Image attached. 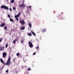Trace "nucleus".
Segmentation results:
<instances>
[{"mask_svg":"<svg viewBox=\"0 0 74 74\" xmlns=\"http://www.w3.org/2000/svg\"><path fill=\"white\" fill-rule=\"evenodd\" d=\"M10 60H11V57H10L7 62L5 64V65L7 66H10L11 64V62L10 61Z\"/></svg>","mask_w":74,"mask_h":74,"instance_id":"f257e3e1","label":"nucleus"},{"mask_svg":"<svg viewBox=\"0 0 74 74\" xmlns=\"http://www.w3.org/2000/svg\"><path fill=\"white\" fill-rule=\"evenodd\" d=\"M1 8H4L5 10H7L8 11L9 8L7 6H5L4 5H2L1 7Z\"/></svg>","mask_w":74,"mask_h":74,"instance_id":"f03ea898","label":"nucleus"},{"mask_svg":"<svg viewBox=\"0 0 74 74\" xmlns=\"http://www.w3.org/2000/svg\"><path fill=\"white\" fill-rule=\"evenodd\" d=\"M28 45L29 47H30L31 48H32V47H33V44H32V43L30 41H29L28 42Z\"/></svg>","mask_w":74,"mask_h":74,"instance_id":"7ed1b4c3","label":"nucleus"},{"mask_svg":"<svg viewBox=\"0 0 74 74\" xmlns=\"http://www.w3.org/2000/svg\"><path fill=\"white\" fill-rule=\"evenodd\" d=\"M20 23L21 24H23V25L25 24V21L24 20L20 21Z\"/></svg>","mask_w":74,"mask_h":74,"instance_id":"20e7f679","label":"nucleus"},{"mask_svg":"<svg viewBox=\"0 0 74 74\" xmlns=\"http://www.w3.org/2000/svg\"><path fill=\"white\" fill-rule=\"evenodd\" d=\"M6 55H7V53L6 52H4L3 54V58H5Z\"/></svg>","mask_w":74,"mask_h":74,"instance_id":"39448f33","label":"nucleus"},{"mask_svg":"<svg viewBox=\"0 0 74 74\" xmlns=\"http://www.w3.org/2000/svg\"><path fill=\"white\" fill-rule=\"evenodd\" d=\"M4 49V47H1L0 46V51H3Z\"/></svg>","mask_w":74,"mask_h":74,"instance_id":"423d86ee","label":"nucleus"},{"mask_svg":"<svg viewBox=\"0 0 74 74\" xmlns=\"http://www.w3.org/2000/svg\"><path fill=\"white\" fill-rule=\"evenodd\" d=\"M19 7H25V5L23 4H21V5H19Z\"/></svg>","mask_w":74,"mask_h":74,"instance_id":"0eeeda50","label":"nucleus"},{"mask_svg":"<svg viewBox=\"0 0 74 74\" xmlns=\"http://www.w3.org/2000/svg\"><path fill=\"white\" fill-rule=\"evenodd\" d=\"M5 24L4 23H3L1 24L0 25L1 27H3L5 26Z\"/></svg>","mask_w":74,"mask_h":74,"instance_id":"6e6552de","label":"nucleus"},{"mask_svg":"<svg viewBox=\"0 0 74 74\" xmlns=\"http://www.w3.org/2000/svg\"><path fill=\"white\" fill-rule=\"evenodd\" d=\"M31 32H32V34L34 36H36V34L33 32V31H31Z\"/></svg>","mask_w":74,"mask_h":74,"instance_id":"1a4fd4ad","label":"nucleus"},{"mask_svg":"<svg viewBox=\"0 0 74 74\" xmlns=\"http://www.w3.org/2000/svg\"><path fill=\"white\" fill-rule=\"evenodd\" d=\"M0 61L1 63H2L3 64H4V62H3V60H2V58H0Z\"/></svg>","mask_w":74,"mask_h":74,"instance_id":"9d476101","label":"nucleus"},{"mask_svg":"<svg viewBox=\"0 0 74 74\" xmlns=\"http://www.w3.org/2000/svg\"><path fill=\"white\" fill-rule=\"evenodd\" d=\"M19 55H21V54L19 53H17L16 56H18V57H19Z\"/></svg>","mask_w":74,"mask_h":74,"instance_id":"9b49d317","label":"nucleus"},{"mask_svg":"<svg viewBox=\"0 0 74 74\" xmlns=\"http://www.w3.org/2000/svg\"><path fill=\"white\" fill-rule=\"evenodd\" d=\"M21 14V12L19 13L18 14H17V16L18 17H19V16Z\"/></svg>","mask_w":74,"mask_h":74,"instance_id":"f8f14e48","label":"nucleus"},{"mask_svg":"<svg viewBox=\"0 0 74 74\" xmlns=\"http://www.w3.org/2000/svg\"><path fill=\"white\" fill-rule=\"evenodd\" d=\"M4 30H7V27L6 26L4 27Z\"/></svg>","mask_w":74,"mask_h":74,"instance_id":"ddd939ff","label":"nucleus"},{"mask_svg":"<svg viewBox=\"0 0 74 74\" xmlns=\"http://www.w3.org/2000/svg\"><path fill=\"white\" fill-rule=\"evenodd\" d=\"M25 29V28L24 27H21V29L22 30H24Z\"/></svg>","mask_w":74,"mask_h":74,"instance_id":"4468645a","label":"nucleus"},{"mask_svg":"<svg viewBox=\"0 0 74 74\" xmlns=\"http://www.w3.org/2000/svg\"><path fill=\"white\" fill-rule=\"evenodd\" d=\"M29 26L30 27H32V24H31V23H29Z\"/></svg>","mask_w":74,"mask_h":74,"instance_id":"2eb2a0df","label":"nucleus"},{"mask_svg":"<svg viewBox=\"0 0 74 74\" xmlns=\"http://www.w3.org/2000/svg\"><path fill=\"white\" fill-rule=\"evenodd\" d=\"M10 21H11V22H14V20L12 19V18H10Z\"/></svg>","mask_w":74,"mask_h":74,"instance_id":"dca6fc26","label":"nucleus"},{"mask_svg":"<svg viewBox=\"0 0 74 74\" xmlns=\"http://www.w3.org/2000/svg\"><path fill=\"white\" fill-rule=\"evenodd\" d=\"M15 2V1L14 0H12L11 1V3H14Z\"/></svg>","mask_w":74,"mask_h":74,"instance_id":"f3484780","label":"nucleus"},{"mask_svg":"<svg viewBox=\"0 0 74 74\" xmlns=\"http://www.w3.org/2000/svg\"><path fill=\"white\" fill-rule=\"evenodd\" d=\"M28 36H32V34L29 33L28 34Z\"/></svg>","mask_w":74,"mask_h":74,"instance_id":"a211bd4d","label":"nucleus"},{"mask_svg":"<svg viewBox=\"0 0 74 74\" xmlns=\"http://www.w3.org/2000/svg\"><path fill=\"white\" fill-rule=\"evenodd\" d=\"M39 46H38V45L37 46V47H36V49L38 50V49H39Z\"/></svg>","mask_w":74,"mask_h":74,"instance_id":"6ab92c4d","label":"nucleus"},{"mask_svg":"<svg viewBox=\"0 0 74 74\" xmlns=\"http://www.w3.org/2000/svg\"><path fill=\"white\" fill-rule=\"evenodd\" d=\"M46 31V30H45V29H43V31H42V32L44 33V32H45Z\"/></svg>","mask_w":74,"mask_h":74,"instance_id":"aec40b11","label":"nucleus"},{"mask_svg":"<svg viewBox=\"0 0 74 74\" xmlns=\"http://www.w3.org/2000/svg\"><path fill=\"white\" fill-rule=\"evenodd\" d=\"M15 42H16V40H13V44H15Z\"/></svg>","mask_w":74,"mask_h":74,"instance_id":"412c9836","label":"nucleus"},{"mask_svg":"<svg viewBox=\"0 0 74 74\" xmlns=\"http://www.w3.org/2000/svg\"><path fill=\"white\" fill-rule=\"evenodd\" d=\"M23 42H24V40H23L21 41V43H22V44L23 43Z\"/></svg>","mask_w":74,"mask_h":74,"instance_id":"4be33fe9","label":"nucleus"},{"mask_svg":"<svg viewBox=\"0 0 74 74\" xmlns=\"http://www.w3.org/2000/svg\"><path fill=\"white\" fill-rule=\"evenodd\" d=\"M13 9L14 10H16V8L15 7H13Z\"/></svg>","mask_w":74,"mask_h":74,"instance_id":"5701e85b","label":"nucleus"},{"mask_svg":"<svg viewBox=\"0 0 74 74\" xmlns=\"http://www.w3.org/2000/svg\"><path fill=\"white\" fill-rule=\"evenodd\" d=\"M8 44H6V47H5L6 48H7V47H8Z\"/></svg>","mask_w":74,"mask_h":74,"instance_id":"b1692460","label":"nucleus"},{"mask_svg":"<svg viewBox=\"0 0 74 74\" xmlns=\"http://www.w3.org/2000/svg\"><path fill=\"white\" fill-rule=\"evenodd\" d=\"M28 71H30V70H31V69L30 68H28Z\"/></svg>","mask_w":74,"mask_h":74,"instance_id":"393cba45","label":"nucleus"},{"mask_svg":"<svg viewBox=\"0 0 74 74\" xmlns=\"http://www.w3.org/2000/svg\"><path fill=\"white\" fill-rule=\"evenodd\" d=\"M14 60H16V59H14L13 60V62H14V63H15V61Z\"/></svg>","mask_w":74,"mask_h":74,"instance_id":"a878e982","label":"nucleus"},{"mask_svg":"<svg viewBox=\"0 0 74 74\" xmlns=\"http://www.w3.org/2000/svg\"><path fill=\"white\" fill-rule=\"evenodd\" d=\"M8 18H10V15L9 14H8Z\"/></svg>","mask_w":74,"mask_h":74,"instance_id":"bb28decb","label":"nucleus"},{"mask_svg":"<svg viewBox=\"0 0 74 74\" xmlns=\"http://www.w3.org/2000/svg\"><path fill=\"white\" fill-rule=\"evenodd\" d=\"M28 7H29V8H30V9L32 8V7L31 6H28Z\"/></svg>","mask_w":74,"mask_h":74,"instance_id":"cd10ccee","label":"nucleus"},{"mask_svg":"<svg viewBox=\"0 0 74 74\" xmlns=\"http://www.w3.org/2000/svg\"><path fill=\"white\" fill-rule=\"evenodd\" d=\"M3 40L1 39H0V42H1Z\"/></svg>","mask_w":74,"mask_h":74,"instance_id":"c85d7f7f","label":"nucleus"},{"mask_svg":"<svg viewBox=\"0 0 74 74\" xmlns=\"http://www.w3.org/2000/svg\"><path fill=\"white\" fill-rule=\"evenodd\" d=\"M9 10H10V11H12V9L11 8H10Z\"/></svg>","mask_w":74,"mask_h":74,"instance_id":"c756f323","label":"nucleus"},{"mask_svg":"<svg viewBox=\"0 0 74 74\" xmlns=\"http://www.w3.org/2000/svg\"><path fill=\"white\" fill-rule=\"evenodd\" d=\"M17 17H18L16 15L15 16V18H17Z\"/></svg>","mask_w":74,"mask_h":74,"instance_id":"7c9ffc66","label":"nucleus"},{"mask_svg":"<svg viewBox=\"0 0 74 74\" xmlns=\"http://www.w3.org/2000/svg\"><path fill=\"white\" fill-rule=\"evenodd\" d=\"M16 21H18V18H16Z\"/></svg>","mask_w":74,"mask_h":74,"instance_id":"2f4dec72","label":"nucleus"},{"mask_svg":"<svg viewBox=\"0 0 74 74\" xmlns=\"http://www.w3.org/2000/svg\"><path fill=\"white\" fill-rule=\"evenodd\" d=\"M33 55H36V52L34 53Z\"/></svg>","mask_w":74,"mask_h":74,"instance_id":"473e14b6","label":"nucleus"},{"mask_svg":"<svg viewBox=\"0 0 74 74\" xmlns=\"http://www.w3.org/2000/svg\"><path fill=\"white\" fill-rule=\"evenodd\" d=\"M60 16H61V17H60V19H62V15H60Z\"/></svg>","mask_w":74,"mask_h":74,"instance_id":"72a5a7b5","label":"nucleus"},{"mask_svg":"<svg viewBox=\"0 0 74 74\" xmlns=\"http://www.w3.org/2000/svg\"><path fill=\"white\" fill-rule=\"evenodd\" d=\"M6 73H8V70H7L6 71Z\"/></svg>","mask_w":74,"mask_h":74,"instance_id":"f704fd0d","label":"nucleus"},{"mask_svg":"<svg viewBox=\"0 0 74 74\" xmlns=\"http://www.w3.org/2000/svg\"><path fill=\"white\" fill-rule=\"evenodd\" d=\"M23 3H24L25 2V0H23Z\"/></svg>","mask_w":74,"mask_h":74,"instance_id":"c9c22d12","label":"nucleus"},{"mask_svg":"<svg viewBox=\"0 0 74 74\" xmlns=\"http://www.w3.org/2000/svg\"><path fill=\"white\" fill-rule=\"evenodd\" d=\"M12 31H13V29H12L11 30V32H12Z\"/></svg>","mask_w":74,"mask_h":74,"instance_id":"e433bc0d","label":"nucleus"},{"mask_svg":"<svg viewBox=\"0 0 74 74\" xmlns=\"http://www.w3.org/2000/svg\"><path fill=\"white\" fill-rule=\"evenodd\" d=\"M23 4H24V2H23Z\"/></svg>","mask_w":74,"mask_h":74,"instance_id":"4c0bfd02","label":"nucleus"},{"mask_svg":"<svg viewBox=\"0 0 74 74\" xmlns=\"http://www.w3.org/2000/svg\"><path fill=\"white\" fill-rule=\"evenodd\" d=\"M6 0V1H7V0Z\"/></svg>","mask_w":74,"mask_h":74,"instance_id":"58836bf2","label":"nucleus"}]
</instances>
